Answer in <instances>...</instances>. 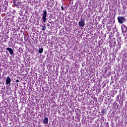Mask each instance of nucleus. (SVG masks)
<instances>
[{
	"instance_id": "obj_1",
	"label": "nucleus",
	"mask_w": 127,
	"mask_h": 127,
	"mask_svg": "<svg viewBox=\"0 0 127 127\" xmlns=\"http://www.w3.org/2000/svg\"><path fill=\"white\" fill-rule=\"evenodd\" d=\"M47 17V11L44 10L42 19L44 22H46V17Z\"/></svg>"
},
{
	"instance_id": "obj_2",
	"label": "nucleus",
	"mask_w": 127,
	"mask_h": 127,
	"mask_svg": "<svg viewBox=\"0 0 127 127\" xmlns=\"http://www.w3.org/2000/svg\"><path fill=\"white\" fill-rule=\"evenodd\" d=\"M78 25L80 27H84L85 26V21L82 19L79 21Z\"/></svg>"
},
{
	"instance_id": "obj_3",
	"label": "nucleus",
	"mask_w": 127,
	"mask_h": 127,
	"mask_svg": "<svg viewBox=\"0 0 127 127\" xmlns=\"http://www.w3.org/2000/svg\"><path fill=\"white\" fill-rule=\"evenodd\" d=\"M118 21L119 23L123 24V20H126L125 17L119 16L118 17Z\"/></svg>"
},
{
	"instance_id": "obj_4",
	"label": "nucleus",
	"mask_w": 127,
	"mask_h": 127,
	"mask_svg": "<svg viewBox=\"0 0 127 127\" xmlns=\"http://www.w3.org/2000/svg\"><path fill=\"white\" fill-rule=\"evenodd\" d=\"M122 32H124V33L127 32V26H126V25H122Z\"/></svg>"
},
{
	"instance_id": "obj_5",
	"label": "nucleus",
	"mask_w": 127,
	"mask_h": 127,
	"mask_svg": "<svg viewBox=\"0 0 127 127\" xmlns=\"http://www.w3.org/2000/svg\"><path fill=\"white\" fill-rule=\"evenodd\" d=\"M10 82H11V79L9 77V76H8L6 80V84L8 85V84H10Z\"/></svg>"
},
{
	"instance_id": "obj_6",
	"label": "nucleus",
	"mask_w": 127,
	"mask_h": 127,
	"mask_svg": "<svg viewBox=\"0 0 127 127\" xmlns=\"http://www.w3.org/2000/svg\"><path fill=\"white\" fill-rule=\"evenodd\" d=\"M6 50L9 51V52L10 54H11V55H12V54H13V50H12V49H11L10 48H7Z\"/></svg>"
},
{
	"instance_id": "obj_7",
	"label": "nucleus",
	"mask_w": 127,
	"mask_h": 127,
	"mask_svg": "<svg viewBox=\"0 0 127 127\" xmlns=\"http://www.w3.org/2000/svg\"><path fill=\"white\" fill-rule=\"evenodd\" d=\"M43 124H44L45 125H47V124H48V118L46 117L43 122Z\"/></svg>"
},
{
	"instance_id": "obj_8",
	"label": "nucleus",
	"mask_w": 127,
	"mask_h": 127,
	"mask_svg": "<svg viewBox=\"0 0 127 127\" xmlns=\"http://www.w3.org/2000/svg\"><path fill=\"white\" fill-rule=\"evenodd\" d=\"M43 52V48L39 49V53H40V54H41V53H42Z\"/></svg>"
},
{
	"instance_id": "obj_9",
	"label": "nucleus",
	"mask_w": 127,
	"mask_h": 127,
	"mask_svg": "<svg viewBox=\"0 0 127 127\" xmlns=\"http://www.w3.org/2000/svg\"><path fill=\"white\" fill-rule=\"evenodd\" d=\"M45 29H46V26H45V25H44V26L42 27V31H44V30H45Z\"/></svg>"
},
{
	"instance_id": "obj_10",
	"label": "nucleus",
	"mask_w": 127,
	"mask_h": 127,
	"mask_svg": "<svg viewBox=\"0 0 127 127\" xmlns=\"http://www.w3.org/2000/svg\"><path fill=\"white\" fill-rule=\"evenodd\" d=\"M61 9L62 10H64V7L63 6H61Z\"/></svg>"
},
{
	"instance_id": "obj_11",
	"label": "nucleus",
	"mask_w": 127,
	"mask_h": 127,
	"mask_svg": "<svg viewBox=\"0 0 127 127\" xmlns=\"http://www.w3.org/2000/svg\"><path fill=\"white\" fill-rule=\"evenodd\" d=\"M16 83H19V80L17 79V80H16Z\"/></svg>"
},
{
	"instance_id": "obj_12",
	"label": "nucleus",
	"mask_w": 127,
	"mask_h": 127,
	"mask_svg": "<svg viewBox=\"0 0 127 127\" xmlns=\"http://www.w3.org/2000/svg\"><path fill=\"white\" fill-rule=\"evenodd\" d=\"M47 25H48V26H49L50 25H49V24H48Z\"/></svg>"
}]
</instances>
